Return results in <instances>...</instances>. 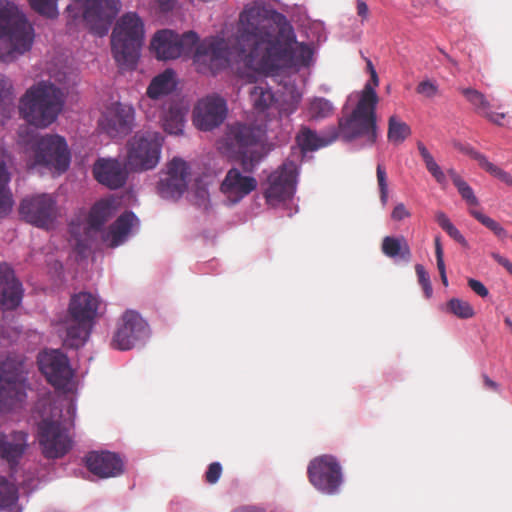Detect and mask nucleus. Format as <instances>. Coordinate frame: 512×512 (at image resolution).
I'll return each instance as SVG.
<instances>
[{"label":"nucleus","mask_w":512,"mask_h":512,"mask_svg":"<svg viewBox=\"0 0 512 512\" xmlns=\"http://www.w3.org/2000/svg\"><path fill=\"white\" fill-rule=\"evenodd\" d=\"M416 91L427 98H433L438 94V85L434 81L424 80L418 84Z\"/></svg>","instance_id":"09e8293b"},{"label":"nucleus","mask_w":512,"mask_h":512,"mask_svg":"<svg viewBox=\"0 0 512 512\" xmlns=\"http://www.w3.org/2000/svg\"><path fill=\"white\" fill-rule=\"evenodd\" d=\"M160 74L155 75L147 88L146 96L140 101V108L148 119L160 118Z\"/></svg>","instance_id":"7c9ffc66"},{"label":"nucleus","mask_w":512,"mask_h":512,"mask_svg":"<svg viewBox=\"0 0 512 512\" xmlns=\"http://www.w3.org/2000/svg\"><path fill=\"white\" fill-rule=\"evenodd\" d=\"M334 111L335 107L330 100L318 96L308 98L303 109L307 119L312 121L327 119L334 114Z\"/></svg>","instance_id":"2f4dec72"},{"label":"nucleus","mask_w":512,"mask_h":512,"mask_svg":"<svg viewBox=\"0 0 512 512\" xmlns=\"http://www.w3.org/2000/svg\"><path fill=\"white\" fill-rule=\"evenodd\" d=\"M451 238H453L455 241L460 243L463 246L467 245V241L464 238V236L461 234V232L452 224L446 231H445Z\"/></svg>","instance_id":"13d9d810"},{"label":"nucleus","mask_w":512,"mask_h":512,"mask_svg":"<svg viewBox=\"0 0 512 512\" xmlns=\"http://www.w3.org/2000/svg\"><path fill=\"white\" fill-rule=\"evenodd\" d=\"M115 204L113 199H100L90 209L87 217V226L80 224H70V234L72 245L80 256H85L89 250L90 230L99 231L103 225L115 213Z\"/></svg>","instance_id":"9b49d317"},{"label":"nucleus","mask_w":512,"mask_h":512,"mask_svg":"<svg viewBox=\"0 0 512 512\" xmlns=\"http://www.w3.org/2000/svg\"><path fill=\"white\" fill-rule=\"evenodd\" d=\"M266 126L228 125L218 142V150L227 157L238 160L246 172H253L267 154L265 149Z\"/></svg>","instance_id":"7ed1b4c3"},{"label":"nucleus","mask_w":512,"mask_h":512,"mask_svg":"<svg viewBox=\"0 0 512 512\" xmlns=\"http://www.w3.org/2000/svg\"><path fill=\"white\" fill-rule=\"evenodd\" d=\"M437 268L439 270L441 281H442L443 285L445 287H447L449 283H448V278H447V274H446L445 264H442V266L441 265H437Z\"/></svg>","instance_id":"0e129e2a"},{"label":"nucleus","mask_w":512,"mask_h":512,"mask_svg":"<svg viewBox=\"0 0 512 512\" xmlns=\"http://www.w3.org/2000/svg\"><path fill=\"white\" fill-rule=\"evenodd\" d=\"M10 173L3 160L0 161V218L7 215L13 206L12 194L8 188Z\"/></svg>","instance_id":"e433bc0d"},{"label":"nucleus","mask_w":512,"mask_h":512,"mask_svg":"<svg viewBox=\"0 0 512 512\" xmlns=\"http://www.w3.org/2000/svg\"><path fill=\"white\" fill-rule=\"evenodd\" d=\"M87 469L99 478L116 477L123 473L124 464L116 453L91 451L85 456Z\"/></svg>","instance_id":"393cba45"},{"label":"nucleus","mask_w":512,"mask_h":512,"mask_svg":"<svg viewBox=\"0 0 512 512\" xmlns=\"http://www.w3.org/2000/svg\"><path fill=\"white\" fill-rule=\"evenodd\" d=\"M298 165L291 160H286L273 171L267 178L264 197L268 205L277 207L290 200L296 190Z\"/></svg>","instance_id":"f8f14e48"},{"label":"nucleus","mask_w":512,"mask_h":512,"mask_svg":"<svg viewBox=\"0 0 512 512\" xmlns=\"http://www.w3.org/2000/svg\"><path fill=\"white\" fill-rule=\"evenodd\" d=\"M28 438V433L22 430L0 432V459L6 462L10 469L16 468L25 455L29 447ZM17 500L16 489L7 485L5 477L0 476V510L11 509Z\"/></svg>","instance_id":"6e6552de"},{"label":"nucleus","mask_w":512,"mask_h":512,"mask_svg":"<svg viewBox=\"0 0 512 512\" xmlns=\"http://www.w3.org/2000/svg\"><path fill=\"white\" fill-rule=\"evenodd\" d=\"M83 18L96 35H106L120 10L119 0H83Z\"/></svg>","instance_id":"f3484780"},{"label":"nucleus","mask_w":512,"mask_h":512,"mask_svg":"<svg viewBox=\"0 0 512 512\" xmlns=\"http://www.w3.org/2000/svg\"><path fill=\"white\" fill-rule=\"evenodd\" d=\"M148 334L146 321L136 311L128 310L121 317L111 344L116 349L129 350L137 341L146 338Z\"/></svg>","instance_id":"6ab92c4d"},{"label":"nucleus","mask_w":512,"mask_h":512,"mask_svg":"<svg viewBox=\"0 0 512 512\" xmlns=\"http://www.w3.org/2000/svg\"><path fill=\"white\" fill-rule=\"evenodd\" d=\"M38 365L47 381L57 389L65 388L73 376L68 358L58 350L40 354Z\"/></svg>","instance_id":"412c9836"},{"label":"nucleus","mask_w":512,"mask_h":512,"mask_svg":"<svg viewBox=\"0 0 512 512\" xmlns=\"http://www.w3.org/2000/svg\"><path fill=\"white\" fill-rule=\"evenodd\" d=\"M176 74L171 69L162 72V128L169 134L183 132L188 101L177 90Z\"/></svg>","instance_id":"1a4fd4ad"},{"label":"nucleus","mask_w":512,"mask_h":512,"mask_svg":"<svg viewBox=\"0 0 512 512\" xmlns=\"http://www.w3.org/2000/svg\"><path fill=\"white\" fill-rule=\"evenodd\" d=\"M448 175L450 176V178L452 179L454 185L456 186L457 184H459L460 182L463 181V179L461 178V176L454 170V169H449L447 171Z\"/></svg>","instance_id":"338daca9"},{"label":"nucleus","mask_w":512,"mask_h":512,"mask_svg":"<svg viewBox=\"0 0 512 512\" xmlns=\"http://www.w3.org/2000/svg\"><path fill=\"white\" fill-rule=\"evenodd\" d=\"M468 286L470 289L481 298H486L489 295V291L486 286L479 280L474 278H469L467 280Z\"/></svg>","instance_id":"3c124183"},{"label":"nucleus","mask_w":512,"mask_h":512,"mask_svg":"<svg viewBox=\"0 0 512 512\" xmlns=\"http://www.w3.org/2000/svg\"><path fill=\"white\" fill-rule=\"evenodd\" d=\"M222 473V466L219 462H213L209 465L205 477L206 481L210 484H215Z\"/></svg>","instance_id":"8fccbe9b"},{"label":"nucleus","mask_w":512,"mask_h":512,"mask_svg":"<svg viewBox=\"0 0 512 512\" xmlns=\"http://www.w3.org/2000/svg\"><path fill=\"white\" fill-rule=\"evenodd\" d=\"M454 147L459 151L469 155L474 160H476L481 168H483L484 163H487L488 161V158L484 154L476 151L473 147H471L468 144L455 143Z\"/></svg>","instance_id":"49530a36"},{"label":"nucleus","mask_w":512,"mask_h":512,"mask_svg":"<svg viewBox=\"0 0 512 512\" xmlns=\"http://www.w3.org/2000/svg\"><path fill=\"white\" fill-rule=\"evenodd\" d=\"M94 178L110 189H118L125 185L127 171L116 159H98L93 165Z\"/></svg>","instance_id":"bb28decb"},{"label":"nucleus","mask_w":512,"mask_h":512,"mask_svg":"<svg viewBox=\"0 0 512 512\" xmlns=\"http://www.w3.org/2000/svg\"><path fill=\"white\" fill-rule=\"evenodd\" d=\"M410 216L411 213L407 210L403 203H398L391 213V218L396 221H401L405 218H409Z\"/></svg>","instance_id":"864d4df0"},{"label":"nucleus","mask_w":512,"mask_h":512,"mask_svg":"<svg viewBox=\"0 0 512 512\" xmlns=\"http://www.w3.org/2000/svg\"><path fill=\"white\" fill-rule=\"evenodd\" d=\"M458 192L460 193L461 197L467 202V204L471 206H477L478 205V199L475 196L473 189L471 186L465 182L464 180L456 185Z\"/></svg>","instance_id":"de8ad7c7"},{"label":"nucleus","mask_w":512,"mask_h":512,"mask_svg":"<svg viewBox=\"0 0 512 512\" xmlns=\"http://www.w3.org/2000/svg\"><path fill=\"white\" fill-rule=\"evenodd\" d=\"M34 38V28L19 8L0 0V61H16L31 50Z\"/></svg>","instance_id":"39448f33"},{"label":"nucleus","mask_w":512,"mask_h":512,"mask_svg":"<svg viewBox=\"0 0 512 512\" xmlns=\"http://www.w3.org/2000/svg\"><path fill=\"white\" fill-rule=\"evenodd\" d=\"M22 285L11 268L0 265V309L13 310L22 300Z\"/></svg>","instance_id":"cd10ccee"},{"label":"nucleus","mask_w":512,"mask_h":512,"mask_svg":"<svg viewBox=\"0 0 512 512\" xmlns=\"http://www.w3.org/2000/svg\"><path fill=\"white\" fill-rule=\"evenodd\" d=\"M435 220L444 231H446L453 224L448 216L442 211H437L435 213Z\"/></svg>","instance_id":"bf43d9fd"},{"label":"nucleus","mask_w":512,"mask_h":512,"mask_svg":"<svg viewBox=\"0 0 512 512\" xmlns=\"http://www.w3.org/2000/svg\"><path fill=\"white\" fill-rule=\"evenodd\" d=\"M418 151L425 163V166L428 170V172L434 177L436 182L442 187L446 188L448 181L446 174L442 170V168L438 165V163L435 161L432 154L428 151L426 146L422 142L417 143Z\"/></svg>","instance_id":"4c0bfd02"},{"label":"nucleus","mask_w":512,"mask_h":512,"mask_svg":"<svg viewBox=\"0 0 512 512\" xmlns=\"http://www.w3.org/2000/svg\"><path fill=\"white\" fill-rule=\"evenodd\" d=\"M235 40V47L230 48L223 38L204 39L193 56L196 70L201 74H216L229 66L233 58L249 70L241 77L253 83L260 74L283 68L300 70L314 63L313 44L298 42L287 17L260 3L245 6L239 16Z\"/></svg>","instance_id":"f257e3e1"},{"label":"nucleus","mask_w":512,"mask_h":512,"mask_svg":"<svg viewBox=\"0 0 512 512\" xmlns=\"http://www.w3.org/2000/svg\"><path fill=\"white\" fill-rule=\"evenodd\" d=\"M461 92L478 112L482 113L491 122L495 124H501V121L504 119L505 115L503 113L489 112L490 103L483 93L471 88L462 89Z\"/></svg>","instance_id":"72a5a7b5"},{"label":"nucleus","mask_w":512,"mask_h":512,"mask_svg":"<svg viewBox=\"0 0 512 512\" xmlns=\"http://www.w3.org/2000/svg\"><path fill=\"white\" fill-rule=\"evenodd\" d=\"M227 116L226 101L216 95L201 99L193 111L194 125L202 131H211L218 127Z\"/></svg>","instance_id":"aec40b11"},{"label":"nucleus","mask_w":512,"mask_h":512,"mask_svg":"<svg viewBox=\"0 0 512 512\" xmlns=\"http://www.w3.org/2000/svg\"><path fill=\"white\" fill-rule=\"evenodd\" d=\"M100 306L99 298L90 292H80L71 297L68 313L63 322L64 344L79 348L85 344L91 333Z\"/></svg>","instance_id":"0eeeda50"},{"label":"nucleus","mask_w":512,"mask_h":512,"mask_svg":"<svg viewBox=\"0 0 512 512\" xmlns=\"http://www.w3.org/2000/svg\"><path fill=\"white\" fill-rule=\"evenodd\" d=\"M159 153L158 133L137 132L128 141L127 165L134 171L151 169L157 165Z\"/></svg>","instance_id":"4468645a"},{"label":"nucleus","mask_w":512,"mask_h":512,"mask_svg":"<svg viewBox=\"0 0 512 512\" xmlns=\"http://www.w3.org/2000/svg\"><path fill=\"white\" fill-rule=\"evenodd\" d=\"M65 92L50 81L30 86L19 99V114L28 124L47 128L54 123L65 105Z\"/></svg>","instance_id":"20e7f679"},{"label":"nucleus","mask_w":512,"mask_h":512,"mask_svg":"<svg viewBox=\"0 0 512 512\" xmlns=\"http://www.w3.org/2000/svg\"><path fill=\"white\" fill-rule=\"evenodd\" d=\"M356 12L361 18V22L364 23L369 18V8L365 1L356 0Z\"/></svg>","instance_id":"4d7b16f0"},{"label":"nucleus","mask_w":512,"mask_h":512,"mask_svg":"<svg viewBox=\"0 0 512 512\" xmlns=\"http://www.w3.org/2000/svg\"><path fill=\"white\" fill-rule=\"evenodd\" d=\"M303 98V93L296 87H287L279 98L276 99L274 110L277 111L280 118L289 117L299 107Z\"/></svg>","instance_id":"473e14b6"},{"label":"nucleus","mask_w":512,"mask_h":512,"mask_svg":"<svg viewBox=\"0 0 512 512\" xmlns=\"http://www.w3.org/2000/svg\"><path fill=\"white\" fill-rule=\"evenodd\" d=\"M70 165V152L66 140L59 135L47 134L35 144L31 168L44 166L59 173L65 172Z\"/></svg>","instance_id":"ddd939ff"},{"label":"nucleus","mask_w":512,"mask_h":512,"mask_svg":"<svg viewBox=\"0 0 512 512\" xmlns=\"http://www.w3.org/2000/svg\"><path fill=\"white\" fill-rule=\"evenodd\" d=\"M209 184L210 182L205 179H197L190 192L191 202L203 210H208L211 206Z\"/></svg>","instance_id":"58836bf2"},{"label":"nucleus","mask_w":512,"mask_h":512,"mask_svg":"<svg viewBox=\"0 0 512 512\" xmlns=\"http://www.w3.org/2000/svg\"><path fill=\"white\" fill-rule=\"evenodd\" d=\"M143 40L144 25L140 17L133 12L122 15L111 34V51L120 70L136 68Z\"/></svg>","instance_id":"423d86ee"},{"label":"nucleus","mask_w":512,"mask_h":512,"mask_svg":"<svg viewBox=\"0 0 512 512\" xmlns=\"http://www.w3.org/2000/svg\"><path fill=\"white\" fill-rule=\"evenodd\" d=\"M134 109L126 104L115 103L107 108L99 120V127L111 138L122 137L131 132Z\"/></svg>","instance_id":"4be33fe9"},{"label":"nucleus","mask_w":512,"mask_h":512,"mask_svg":"<svg viewBox=\"0 0 512 512\" xmlns=\"http://www.w3.org/2000/svg\"><path fill=\"white\" fill-rule=\"evenodd\" d=\"M30 7L46 18L54 19L58 16V0H28Z\"/></svg>","instance_id":"79ce46f5"},{"label":"nucleus","mask_w":512,"mask_h":512,"mask_svg":"<svg viewBox=\"0 0 512 512\" xmlns=\"http://www.w3.org/2000/svg\"><path fill=\"white\" fill-rule=\"evenodd\" d=\"M447 311L460 319H469L474 317L475 310L466 300L461 298H451L447 304Z\"/></svg>","instance_id":"a19ab883"},{"label":"nucleus","mask_w":512,"mask_h":512,"mask_svg":"<svg viewBox=\"0 0 512 512\" xmlns=\"http://www.w3.org/2000/svg\"><path fill=\"white\" fill-rule=\"evenodd\" d=\"M12 82L5 75L0 74V103L12 93Z\"/></svg>","instance_id":"603ef678"},{"label":"nucleus","mask_w":512,"mask_h":512,"mask_svg":"<svg viewBox=\"0 0 512 512\" xmlns=\"http://www.w3.org/2000/svg\"><path fill=\"white\" fill-rule=\"evenodd\" d=\"M370 76L371 80L363 89L352 92L347 98V107L351 106V111L340 119L338 128V134L346 141L362 138L368 145L376 142V107L379 101L376 87L379 78L376 70Z\"/></svg>","instance_id":"f03ea898"},{"label":"nucleus","mask_w":512,"mask_h":512,"mask_svg":"<svg viewBox=\"0 0 512 512\" xmlns=\"http://www.w3.org/2000/svg\"><path fill=\"white\" fill-rule=\"evenodd\" d=\"M337 138V133L334 132V135L329 138L319 137L316 132L304 128L301 130L299 135L297 136V142L302 150L304 151H314L321 147H325L331 144Z\"/></svg>","instance_id":"c9c22d12"},{"label":"nucleus","mask_w":512,"mask_h":512,"mask_svg":"<svg viewBox=\"0 0 512 512\" xmlns=\"http://www.w3.org/2000/svg\"><path fill=\"white\" fill-rule=\"evenodd\" d=\"M175 4H176V0H162V2H161L162 14L164 12L172 10L174 8Z\"/></svg>","instance_id":"69168bd1"},{"label":"nucleus","mask_w":512,"mask_h":512,"mask_svg":"<svg viewBox=\"0 0 512 512\" xmlns=\"http://www.w3.org/2000/svg\"><path fill=\"white\" fill-rule=\"evenodd\" d=\"M19 211L28 223L48 229L57 216L56 200L49 194H38L23 199Z\"/></svg>","instance_id":"a211bd4d"},{"label":"nucleus","mask_w":512,"mask_h":512,"mask_svg":"<svg viewBox=\"0 0 512 512\" xmlns=\"http://www.w3.org/2000/svg\"><path fill=\"white\" fill-rule=\"evenodd\" d=\"M377 182L380 191L381 203L386 205L388 201V183L386 170L382 164L377 165Z\"/></svg>","instance_id":"c03bdc74"},{"label":"nucleus","mask_w":512,"mask_h":512,"mask_svg":"<svg viewBox=\"0 0 512 512\" xmlns=\"http://www.w3.org/2000/svg\"><path fill=\"white\" fill-rule=\"evenodd\" d=\"M26 398L23 363L6 359L0 363V412L9 410Z\"/></svg>","instance_id":"9d476101"},{"label":"nucleus","mask_w":512,"mask_h":512,"mask_svg":"<svg viewBox=\"0 0 512 512\" xmlns=\"http://www.w3.org/2000/svg\"><path fill=\"white\" fill-rule=\"evenodd\" d=\"M198 41L195 32L179 35L172 30L162 29V60L177 59L187 55Z\"/></svg>","instance_id":"a878e982"},{"label":"nucleus","mask_w":512,"mask_h":512,"mask_svg":"<svg viewBox=\"0 0 512 512\" xmlns=\"http://www.w3.org/2000/svg\"><path fill=\"white\" fill-rule=\"evenodd\" d=\"M415 270L418 276V281L423 288L424 294L426 298H431L433 294V288L430 281V276L428 272L425 270L424 266L421 264H417L415 266Z\"/></svg>","instance_id":"a18cd8bd"},{"label":"nucleus","mask_w":512,"mask_h":512,"mask_svg":"<svg viewBox=\"0 0 512 512\" xmlns=\"http://www.w3.org/2000/svg\"><path fill=\"white\" fill-rule=\"evenodd\" d=\"M38 441L45 458L63 457L71 448V439L62 421L43 418L38 423Z\"/></svg>","instance_id":"2eb2a0df"},{"label":"nucleus","mask_w":512,"mask_h":512,"mask_svg":"<svg viewBox=\"0 0 512 512\" xmlns=\"http://www.w3.org/2000/svg\"><path fill=\"white\" fill-rule=\"evenodd\" d=\"M233 512H264L262 509L252 506H245L235 509Z\"/></svg>","instance_id":"774afa93"},{"label":"nucleus","mask_w":512,"mask_h":512,"mask_svg":"<svg viewBox=\"0 0 512 512\" xmlns=\"http://www.w3.org/2000/svg\"><path fill=\"white\" fill-rule=\"evenodd\" d=\"M471 215L477 219L481 224H483L485 227H487L488 229H491V227L494 225V223L496 222L494 219H492L491 217L483 214L482 212L480 211H477V210H471L470 211Z\"/></svg>","instance_id":"5fc2aeb1"},{"label":"nucleus","mask_w":512,"mask_h":512,"mask_svg":"<svg viewBox=\"0 0 512 512\" xmlns=\"http://www.w3.org/2000/svg\"><path fill=\"white\" fill-rule=\"evenodd\" d=\"M383 253L394 259L408 260L410 258V248L404 237L386 236L382 242Z\"/></svg>","instance_id":"f704fd0d"},{"label":"nucleus","mask_w":512,"mask_h":512,"mask_svg":"<svg viewBox=\"0 0 512 512\" xmlns=\"http://www.w3.org/2000/svg\"><path fill=\"white\" fill-rule=\"evenodd\" d=\"M491 256L493 257V259H494L497 263H499V264H500L501 266H503V267H504V268H505V269H506L510 274H512V262H511L508 258H506V257H504V256H502V255H500L499 253H496V252H493V253L491 254Z\"/></svg>","instance_id":"052dcab7"},{"label":"nucleus","mask_w":512,"mask_h":512,"mask_svg":"<svg viewBox=\"0 0 512 512\" xmlns=\"http://www.w3.org/2000/svg\"><path fill=\"white\" fill-rule=\"evenodd\" d=\"M255 177L244 175L238 168L230 169L223 179L220 190L233 204L240 202L257 188Z\"/></svg>","instance_id":"b1692460"},{"label":"nucleus","mask_w":512,"mask_h":512,"mask_svg":"<svg viewBox=\"0 0 512 512\" xmlns=\"http://www.w3.org/2000/svg\"><path fill=\"white\" fill-rule=\"evenodd\" d=\"M497 237L499 238H505L507 237V231L504 229V227L498 223L497 221L494 223V225L490 229Z\"/></svg>","instance_id":"e2e57ef3"},{"label":"nucleus","mask_w":512,"mask_h":512,"mask_svg":"<svg viewBox=\"0 0 512 512\" xmlns=\"http://www.w3.org/2000/svg\"><path fill=\"white\" fill-rule=\"evenodd\" d=\"M411 134L410 127L396 116H391L388 121V140L395 144H401Z\"/></svg>","instance_id":"ea45409f"},{"label":"nucleus","mask_w":512,"mask_h":512,"mask_svg":"<svg viewBox=\"0 0 512 512\" xmlns=\"http://www.w3.org/2000/svg\"><path fill=\"white\" fill-rule=\"evenodd\" d=\"M434 243H435V254H436L437 265L442 266V264H445V263H444V251H443V247H442L440 238L435 237Z\"/></svg>","instance_id":"680f3d73"},{"label":"nucleus","mask_w":512,"mask_h":512,"mask_svg":"<svg viewBox=\"0 0 512 512\" xmlns=\"http://www.w3.org/2000/svg\"><path fill=\"white\" fill-rule=\"evenodd\" d=\"M138 225V218L131 211L122 213L102 234L103 243L116 248L128 239L132 229Z\"/></svg>","instance_id":"c85d7f7f"},{"label":"nucleus","mask_w":512,"mask_h":512,"mask_svg":"<svg viewBox=\"0 0 512 512\" xmlns=\"http://www.w3.org/2000/svg\"><path fill=\"white\" fill-rule=\"evenodd\" d=\"M250 102L254 111L265 122L271 121L275 117L274 108L276 98L271 88L266 83H260L254 86L249 92Z\"/></svg>","instance_id":"c756f323"},{"label":"nucleus","mask_w":512,"mask_h":512,"mask_svg":"<svg viewBox=\"0 0 512 512\" xmlns=\"http://www.w3.org/2000/svg\"><path fill=\"white\" fill-rule=\"evenodd\" d=\"M308 476L312 485L325 494H334L342 483L341 468L332 456L324 455L310 462Z\"/></svg>","instance_id":"dca6fc26"},{"label":"nucleus","mask_w":512,"mask_h":512,"mask_svg":"<svg viewBox=\"0 0 512 512\" xmlns=\"http://www.w3.org/2000/svg\"><path fill=\"white\" fill-rule=\"evenodd\" d=\"M190 167L188 163L174 157L167 164L166 178L162 180V198L177 200L187 190Z\"/></svg>","instance_id":"5701e85b"},{"label":"nucleus","mask_w":512,"mask_h":512,"mask_svg":"<svg viewBox=\"0 0 512 512\" xmlns=\"http://www.w3.org/2000/svg\"><path fill=\"white\" fill-rule=\"evenodd\" d=\"M482 169L491 174L493 177L504 182L505 184L512 186V175L503 170L502 168L498 167L497 165L493 164L489 160L487 161V163H484V167Z\"/></svg>","instance_id":"37998d69"},{"label":"nucleus","mask_w":512,"mask_h":512,"mask_svg":"<svg viewBox=\"0 0 512 512\" xmlns=\"http://www.w3.org/2000/svg\"><path fill=\"white\" fill-rule=\"evenodd\" d=\"M150 51L153 54L154 58L160 61V30L155 31L152 37Z\"/></svg>","instance_id":"6e6d98bb"}]
</instances>
